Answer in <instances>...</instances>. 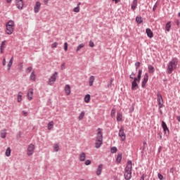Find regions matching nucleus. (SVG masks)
<instances>
[{
	"label": "nucleus",
	"instance_id": "nucleus-1",
	"mask_svg": "<svg viewBox=\"0 0 180 180\" xmlns=\"http://www.w3.org/2000/svg\"><path fill=\"white\" fill-rule=\"evenodd\" d=\"M103 143V135L102 134V129L98 128L97 129L96 139L95 143V147L96 149H99Z\"/></svg>",
	"mask_w": 180,
	"mask_h": 180
},
{
	"label": "nucleus",
	"instance_id": "nucleus-2",
	"mask_svg": "<svg viewBox=\"0 0 180 180\" xmlns=\"http://www.w3.org/2000/svg\"><path fill=\"white\" fill-rule=\"evenodd\" d=\"M177 65H178V60L176 58H173L172 60H170L167 65L168 74H172V71H174V70H176L177 68Z\"/></svg>",
	"mask_w": 180,
	"mask_h": 180
},
{
	"label": "nucleus",
	"instance_id": "nucleus-3",
	"mask_svg": "<svg viewBox=\"0 0 180 180\" xmlns=\"http://www.w3.org/2000/svg\"><path fill=\"white\" fill-rule=\"evenodd\" d=\"M131 160H129L124 172V178L126 180H130L131 179Z\"/></svg>",
	"mask_w": 180,
	"mask_h": 180
},
{
	"label": "nucleus",
	"instance_id": "nucleus-4",
	"mask_svg": "<svg viewBox=\"0 0 180 180\" xmlns=\"http://www.w3.org/2000/svg\"><path fill=\"white\" fill-rule=\"evenodd\" d=\"M15 22L13 20H9L6 25V33L7 34H12L14 31Z\"/></svg>",
	"mask_w": 180,
	"mask_h": 180
},
{
	"label": "nucleus",
	"instance_id": "nucleus-5",
	"mask_svg": "<svg viewBox=\"0 0 180 180\" xmlns=\"http://www.w3.org/2000/svg\"><path fill=\"white\" fill-rule=\"evenodd\" d=\"M35 150V146L33 143H30L28 146L27 150V156L30 157L34 155Z\"/></svg>",
	"mask_w": 180,
	"mask_h": 180
},
{
	"label": "nucleus",
	"instance_id": "nucleus-6",
	"mask_svg": "<svg viewBox=\"0 0 180 180\" xmlns=\"http://www.w3.org/2000/svg\"><path fill=\"white\" fill-rule=\"evenodd\" d=\"M58 75V73L57 72H54V74H53L51 77L49 79L48 84L49 85H53V84H55L56 79H57V77Z\"/></svg>",
	"mask_w": 180,
	"mask_h": 180
},
{
	"label": "nucleus",
	"instance_id": "nucleus-7",
	"mask_svg": "<svg viewBox=\"0 0 180 180\" xmlns=\"http://www.w3.org/2000/svg\"><path fill=\"white\" fill-rule=\"evenodd\" d=\"M118 136L120 138L121 141H126V134L124 133V129L123 127H121L119 130Z\"/></svg>",
	"mask_w": 180,
	"mask_h": 180
},
{
	"label": "nucleus",
	"instance_id": "nucleus-8",
	"mask_svg": "<svg viewBox=\"0 0 180 180\" xmlns=\"http://www.w3.org/2000/svg\"><path fill=\"white\" fill-rule=\"evenodd\" d=\"M157 98H158L157 101H158V103L159 108L161 109V108H162V106H163V99H162V97L160 94H158Z\"/></svg>",
	"mask_w": 180,
	"mask_h": 180
},
{
	"label": "nucleus",
	"instance_id": "nucleus-9",
	"mask_svg": "<svg viewBox=\"0 0 180 180\" xmlns=\"http://www.w3.org/2000/svg\"><path fill=\"white\" fill-rule=\"evenodd\" d=\"M64 90H65V95L67 96H70L71 95L72 88H71L70 84H66L65 86Z\"/></svg>",
	"mask_w": 180,
	"mask_h": 180
},
{
	"label": "nucleus",
	"instance_id": "nucleus-10",
	"mask_svg": "<svg viewBox=\"0 0 180 180\" xmlns=\"http://www.w3.org/2000/svg\"><path fill=\"white\" fill-rule=\"evenodd\" d=\"M34 89H29L27 91V100L31 101L33 100Z\"/></svg>",
	"mask_w": 180,
	"mask_h": 180
},
{
	"label": "nucleus",
	"instance_id": "nucleus-11",
	"mask_svg": "<svg viewBox=\"0 0 180 180\" xmlns=\"http://www.w3.org/2000/svg\"><path fill=\"white\" fill-rule=\"evenodd\" d=\"M148 82V73H146L142 80V84H141L142 88H146V84H147Z\"/></svg>",
	"mask_w": 180,
	"mask_h": 180
},
{
	"label": "nucleus",
	"instance_id": "nucleus-12",
	"mask_svg": "<svg viewBox=\"0 0 180 180\" xmlns=\"http://www.w3.org/2000/svg\"><path fill=\"white\" fill-rule=\"evenodd\" d=\"M15 4L18 9H22L24 7L23 0H15Z\"/></svg>",
	"mask_w": 180,
	"mask_h": 180
},
{
	"label": "nucleus",
	"instance_id": "nucleus-13",
	"mask_svg": "<svg viewBox=\"0 0 180 180\" xmlns=\"http://www.w3.org/2000/svg\"><path fill=\"white\" fill-rule=\"evenodd\" d=\"M86 154L84 152H82L79 155V160L82 162H84L86 161Z\"/></svg>",
	"mask_w": 180,
	"mask_h": 180
},
{
	"label": "nucleus",
	"instance_id": "nucleus-14",
	"mask_svg": "<svg viewBox=\"0 0 180 180\" xmlns=\"http://www.w3.org/2000/svg\"><path fill=\"white\" fill-rule=\"evenodd\" d=\"M103 169V164H100L96 171V174L97 176H101V174H102V170Z\"/></svg>",
	"mask_w": 180,
	"mask_h": 180
},
{
	"label": "nucleus",
	"instance_id": "nucleus-15",
	"mask_svg": "<svg viewBox=\"0 0 180 180\" xmlns=\"http://www.w3.org/2000/svg\"><path fill=\"white\" fill-rule=\"evenodd\" d=\"M41 4L39 1H37L34 8V13H39L41 9Z\"/></svg>",
	"mask_w": 180,
	"mask_h": 180
},
{
	"label": "nucleus",
	"instance_id": "nucleus-16",
	"mask_svg": "<svg viewBox=\"0 0 180 180\" xmlns=\"http://www.w3.org/2000/svg\"><path fill=\"white\" fill-rule=\"evenodd\" d=\"M146 34L148 37H149L150 39H153V37H154V34H153V31H151L150 28L146 29Z\"/></svg>",
	"mask_w": 180,
	"mask_h": 180
},
{
	"label": "nucleus",
	"instance_id": "nucleus-17",
	"mask_svg": "<svg viewBox=\"0 0 180 180\" xmlns=\"http://www.w3.org/2000/svg\"><path fill=\"white\" fill-rule=\"evenodd\" d=\"M86 115V112L85 111H82L80 114L78 116V120L79 121H82L84 119V117Z\"/></svg>",
	"mask_w": 180,
	"mask_h": 180
},
{
	"label": "nucleus",
	"instance_id": "nucleus-18",
	"mask_svg": "<svg viewBox=\"0 0 180 180\" xmlns=\"http://www.w3.org/2000/svg\"><path fill=\"white\" fill-rule=\"evenodd\" d=\"M139 88V84H137V82L133 81L131 84V89L132 91H136Z\"/></svg>",
	"mask_w": 180,
	"mask_h": 180
},
{
	"label": "nucleus",
	"instance_id": "nucleus-19",
	"mask_svg": "<svg viewBox=\"0 0 180 180\" xmlns=\"http://www.w3.org/2000/svg\"><path fill=\"white\" fill-rule=\"evenodd\" d=\"M95 82V77L91 76L89 79V86H92L94 85V82Z\"/></svg>",
	"mask_w": 180,
	"mask_h": 180
},
{
	"label": "nucleus",
	"instance_id": "nucleus-20",
	"mask_svg": "<svg viewBox=\"0 0 180 180\" xmlns=\"http://www.w3.org/2000/svg\"><path fill=\"white\" fill-rule=\"evenodd\" d=\"M30 81H36L37 76H36L34 71L32 72V73L30 76Z\"/></svg>",
	"mask_w": 180,
	"mask_h": 180
},
{
	"label": "nucleus",
	"instance_id": "nucleus-21",
	"mask_svg": "<svg viewBox=\"0 0 180 180\" xmlns=\"http://www.w3.org/2000/svg\"><path fill=\"white\" fill-rule=\"evenodd\" d=\"M6 44V41H3L1 42V47H0V50H1V53H3L4 52Z\"/></svg>",
	"mask_w": 180,
	"mask_h": 180
},
{
	"label": "nucleus",
	"instance_id": "nucleus-22",
	"mask_svg": "<svg viewBox=\"0 0 180 180\" xmlns=\"http://www.w3.org/2000/svg\"><path fill=\"white\" fill-rule=\"evenodd\" d=\"M53 127H54V122L53 121L49 122L47 127L48 130H50V131L53 130Z\"/></svg>",
	"mask_w": 180,
	"mask_h": 180
},
{
	"label": "nucleus",
	"instance_id": "nucleus-23",
	"mask_svg": "<svg viewBox=\"0 0 180 180\" xmlns=\"http://www.w3.org/2000/svg\"><path fill=\"white\" fill-rule=\"evenodd\" d=\"M123 120V115L120 112L117 113V122H122Z\"/></svg>",
	"mask_w": 180,
	"mask_h": 180
},
{
	"label": "nucleus",
	"instance_id": "nucleus-24",
	"mask_svg": "<svg viewBox=\"0 0 180 180\" xmlns=\"http://www.w3.org/2000/svg\"><path fill=\"white\" fill-rule=\"evenodd\" d=\"M5 155L7 157V158H9L11 157V149L10 147L7 148L6 152H5Z\"/></svg>",
	"mask_w": 180,
	"mask_h": 180
},
{
	"label": "nucleus",
	"instance_id": "nucleus-25",
	"mask_svg": "<svg viewBox=\"0 0 180 180\" xmlns=\"http://www.w3.org/2000/svg\"><path fill=\"white\" fill-rule=\"evenodd\" d=\"M53 148L54 149V151L58 153L60 150V146L58 143H54L53 146Z\"/></svg>",
	"mask_w": 180,
	"mask_h": 180
},
{
	"label": "nucleus",
	"instance_id": "nucleus-26",
	"mask_svg": "<svg viewBox=\"0 0 180 180\" xmlns=\"http://www.w3.org/2000/svg\"><path fill=\"white\" fill-rule=\"evenodd\" d=\"M137 2H138V0L133 1V3L131 6V8L133 11H134L136 9V8H137Z\"/></svg>",
	"mask_w": 180,
	"mask_h": 180
},
{
	"label": "nucleus",
	"instance_id": "nucleus-27",
	"mask_svg": "<svg viewBox=\"0 0 180 180\" xmlns=\"http://www.w3.org/2000/svg\"><path fill=\"white\" fill-rule=\"evenodd\" d=\"M23 94L20 91L18 94V103H21L22 101Z\"/></svg>",
	"mask_w": 180,
	"mask_h": 180
},
{
	"label": "nucleus",
	"instance_id": "nucleus-28",
	"mask_svg": "<svg viewBox=\"0 0 180 180\" xmlns=\"http://www.w3.org/2000/svg\"><path fill=\"white\" fill-rule=\"evenodd\" d=\"M90 101H91V95L89 94L86 95L84 97V102L86 103H89Z\"/></svg>",
	"mask_w": 180,
	"mask_h": 180
},
{
	"label": "nucleus",
	"instance_id": "nucleus-29",
	"mask_svg": "<svg viewBox=\"0 0 180 180\" xmlns=\"http://www.w3.org/2000/svg\"><path fill=\"white\" fill-rule=\"evenodd\" d=\"M13 63V58H11L7 65L8 70H10Z\"/></svg>",
	"mask_w": 180,
	"mask_h": 180
},
{
	"label": "nucleus",
	"instance_id": "nucleus-30",
	"mask_svg": "<svg viewBox=\"0 0 180 180\" xmlns=\"http://www.w3.org/2000/svg\"><path fill=\"white\" fill-rule=\"evenodd\" d=\"M0 135L1 139H6L7 136L6 130L1 131Z\"/></svg>",
	"mask_w": 180,
	"mask_h": 180
},
{
	"label": "nucleus",
	"instance_id": "nucleus-31",
	"mask_svg": "<svg viewBox=\"0 0 180 180\" xmlns=\"http://www.w3.org/2000/svg\"><path fill=\"white\" fill-rule=\"evenodd\" d=\"M162 127L165 132H166L167 131H169V129L167 127V124H165V122L164 121L162 122Z\"/></svg>",
	"mask_w": 180,
	"mask_h": 180
},
{
	"label": "nucleus",
	"instance_id": "nucleus-32",
	"mask_svg": "<svg viewBox=\"0 0 180 180\" xmlns=\"http://www.w3.org/2000/svg\"><path fill=\"white\" fill-rule=\"evenodd\" d=\"M84 47H85V44H79V45L77 46L76 51H77V52L79 51V50H82V49H84Z\"/></svg>",
	"mask_w": 180,
	"mask_h": 180
},
{
	"label": "nucleus",
	"instance_id": "nucleus-33",
	"mask_svg": "<svg viewBox=\"0 0 180 180\" xmlns=\"http://www.w3.org/2000/svg\"><path fill=\"white\" fill-rule=\"evenodd\" d=\"M170 27H171V22H168L165 26V29H166L167 32H169Z\"/></svg>",
	"mask_w": 180,
	"mask_h": 180
},
{
	"label": "nucleus",
	"instance_id": "nucleus-34",
	"mask_svg": "<svg viewBox=\"0 0 180 180\" xmlns=\"http://www.w3.org/2000/svg\"><path fill=\"white\" fill-rule=\"evenodd\" d=\"M116 161L117 163H120V162L122 161V154H118L117 155Z\"/></svg>",
	"mask_w": 180,
	"mask_h": 180
},
{
	"label": "nucleus",
	"instance_id": "nucleus-35",
	"mask_svg": "<svg viewBox=\"0 0 180 180\" xmlns=\"http://www.w3.org/2000/svg\"><path fill=\"white\" fill-rule=\"evenodd\" d=\"M110 152L112 154H115L117 152V148L116 147H112L110 149Z\"/></svg>",
	"mask_w": 180,
	"mask_h": 180
},
{
	"label": "nucleus",
	"instance_id": "nucleus-36",
	"mask_svg": "<svg viewBox=\"0 0 180 180\" xmlns=\"http://www.w3.org/2000/svg\"><path fill=\"white\" fill-rule=\"evenodd\" d=\"M136 21L138 23H143V18L141 17H136Z\"/></svg>",
	"mask_w": 180,
	"mask_h": 180
},
{
	"label": "nucleus",
	"instance_id": "nucleus-37",
	"mask_svg": "<svg viewBox=\"0 0 180 180\" xmlns=\"http://www.w3.org/2000/svg\"><path fill=\"white\" fill-rule=\"evenodd\" d=\"M148 71L149 72H150V74H153L155 71L154 68L153 67V65H149L148 66Z\"/></svg>",
	"mask_w": 180,
	"mask_h": 180
},
{
	"label": "nucleus",
	"instance_id": "nucleus-38",
	"mask_svg": "<svg viewBox=\"0 0 180 180\" xmlns=\"http://www.w3.org/2000/svg\"><path fill=\"white\" fill-rule=\"evenodd\" d=\"M73 11L75 12V13H79V12H80V6H79V5H77V6L75 7V8L73 9Z\"/></svg>",
	"mask_w": 180,
	"mask_h": 180
},
{
	"label": "nucleus",
	"instance_id": "nucleus-39",
	"mask_svg": "<svg viewBox=\"0 0 180 180\" xmlns=\"http://www.w3.org/2000/svg\"><path fill=\"white\" fill-rule=\"evenodd\" d=\"M115 115H116V110L112 109V110H111V112H110V116H111L112 118H114Z\"/></svg>",
	"mask_w": 180,
	"mask_h": 180
},
{
	"label": "nucleus",
	"instance_id": "nucleus-40",
	"mask_svg": "<svg viewBox=\"0 0 180 180\" xmlns=\"http://www.w3.org/2000/svg\"><path fill=\"white\" fill-rule=\"evenodd\" d=\"M58 46V44L57 42H54L53 44H51V49H56Z\"/></svg>",
	"mask_w": 180,
	"mask_h": 180
},
{
	"label": "nucleus",
	"instance_id": "nucleus-41",
	"mask_svg": "<svg viewBox=\"0 0 180 180\" xmlns=\"http://www.w3.org/2000/svg\"><path fill=\"white\" fill-rule=\"evenodd\" d=\"M64 50H65V51H68V42H65V44H64Z\"/></svg>",
	"mask_w": 180,
	"mask_h": 180
},
{
	"label": "nucleus",
	"instance_id": "nucleus-42",
	"mask_svg": "<svg viewBox=\"0 0 180 180\" xmlns=\"http://www.w3.org/2000/svg\"><path fill=\"white\" fill-rule=\"evenodd\" d=\"M85 165H86V166H89V165H91V160H86L85 161Z\"/></svg>",
	"mask_w": 180,
	"mask_h": 180
},
{
	"label": "nucleus",
	"instance_id": "nucleus-43",
	"mask_svg": "<svg viewBox=\"0 0 180 180\" xmlns=\"http://www.w3.org/2000/svg\"><path fill=\"white\" fill-rule=\"evenodd\" d=\"M158 177L160 180H163L164 179L163 176L160 173L158 174Z\"/></svg>",
	"mask_w": 180,
	"mask_h": 180
},
{
	"label": "nucleus",
	"instance_id": "nucleus-44",
	"mask_svg": "<svg viewBox=\"0 0 180 180\" xmlns=\"http://www.w3.org/2000/svg\"><path fill=\"white\" fill-rule=\"evenodd\" d=\"M89 46L90 47H94L95 46V44H94V41H89Z\"/></svg>",
	"mask_w": 180,
	"mask_h": 180
},
{
	"label": "nucleus",
	"instance_id": "nucleus-45",
	"mask_svg": "<svg viewBox=\"0 0 180 180\" xmlns=\"http://www.w3.org/2000/svg\"><path fill=\"white\" fill-rule=\"evenodd\" d=\"M140 62H136V63H135V67H136V70H137V68H139V67H140Z\"/></svg>",
	"mask_w": 180,
	"mask_h": 180
},
{
	"label": "nucleus",
	"instance_id": "nucleus-46",
	"mask_svg": "<svg viewBox=\"0 0 180 180\" xmlns=\"http://www.w3.org/2000/svg\"><path fill=\"white\" fill-rule=\"evenodd\" d=\"M32 70H33L32 67H29V68H27V71L28 72H31L32 71Z\"/></svg>",
	"mask_w": 180,
	"mask_h": 180
},
{
	"label": "nucleus",
	"instance_id": "nucleus-47",
	"mask_svg": "<svg viewBox=\"0 0 180 180\" xmlns=\"http://www.w3.org/2000/svg\"><path fill=\"white\" fill-rule=\"evenodd\" d=\"M135 75H136V74H134V72H132L129 77L131 78V79H134Z\"/></svg>",
	"mask_w": 180,
	"mask_h": 180
},
{
	"label": "nucleus",
	"instance_id": "nucleus-48",
	"mask_svg": "<svg viewBox=\"0 0 180 180\" xmlns=\"http://www.w3.org/2000/svg\"><path fill=\"white\" fill-rule=\"evenodd\" d=\"M22 115L24 116V117H27V112L26 111H22Z\"/></svg>",
	"mask_w": 180,
	"mask_h": 180
},
{
	"label": "nucleus",
	"instance_id": "nucleus-49",
	"mask_svg": "<svg viewBox=\"0 0 180 180\" xmlns=\"http://www.w3.org/2000/svg\"><path fill=\"white\" fill-rule=\"evenodd\" d=\"M3 65L5 66L6 65V58H4L3 59V63H2Z\"/></svg>",
	"mask_w": 180,
	"mask_h": 180
},
{
	"label": "nucleus",
	"instance_id": "nucleus-50",
	"mask_svg": "<svg viewBox=\"0 0 180 180\" xmlns=\"http://www.w3.org/2000/svg\"><path fill=\"white\" fill-rule=\"evenodd\" d=\"M50 0H43V2L45 5H48Z\"/></svg>",
	"mask_w": 180,
	"mask_h": 180
},
{
	"label": "nucleus",
	"instance_id": "nucleus-51",
	"mask_svg": "<svg viewBox=\"0 0 180 180\" xmlns=\"http://www.w3.org/2000/svg\"><path fill=\"white\" fill-rule=\"evenodd\" d=\"M134 81H135V82H140V79H139V78L138 77H134Z\"/></svg>",
	"mask_w": 180,
	"mask_h": 180
},
{
	"label": "nucleus",
	"instance_id": "nucleus-52",
	"mask_svg": "<svg viewBox=\"0 0 180 180\" xmlns=\"http://www.w3.org/2000/svg\"><path fill=\"white\" fill-rule=\"evenodd\" d=\"M65 63H63V64L61 65V70H65Z\"/></svg>",
	"mask_w": 180,
	"mask_h": 180
},
{
	"label": "nucleus",
	"instance_id": "nucleus-53",
	"mask_svg": "<svg viewBox=\"0 0 180 180\" xmlns=\"http://www.w3.org/2000/svg\"><path fill=\"white\" fill-rule=\"evenodd\" d=\"M142 72H143V71L141 70H139L138 75H141Z\"/></svg>",
	"mask_w": 180,
	"mask_h": 180
},
{
	"label": "nucleus",
	"instance_id": "nucleus-54",
	"mask_svg": "<svg viewBox=\"0 0 180 180\" xmlns=\"http://www.w3.org/2000/svg\"><path fill=\"white\" fill-rule=\"evenodd\" d=\"M176 120H177L179 122H180V116H177V117H176Z\"/></svg>",
	"mask_w": 180,
	"mask_h": 180
},
{
	"label": "nucleus",
	"instance_id": "nucleus-55",
	"mask_svg": "<svg viewBox=\"0 0 180 180\" xmlns=\"http://www.w3.org/2000/svg\"><path fill=\"white\" fill-rule=\"evenodd\" d=\"M112 1H115V4H117V3H119V1H120V0H112Z\"/></svg>",
	"mask_w": 180,
	"mask_h": 180
},
{
	"label": "nucleus",
	"instance_id": "nucleus-56",
	"mask_svg": "<svg viewBox=\"0 0 180 180\" xmlns=\"http://www.w3.org/2000/svg\"><path fill=\"white\" fill-rule=\"evenodd\" d=\"M136 78H138L139 79H141V75H138V77Z\"/></svg>",
	"mask_w": 180,
	"mask_h": 180
},
{
	"label": "nucleus",
	"instance_id": "nucleus-57",
	"mask_svg": "<svg viewBox=\"0 0 180 180\" xmlns=\"http://www.w3.org/2000/svg\"><path fill=\"white\" fill-rule=\"evenodd\" d=\"M140 180H144V175H142Z\"/></svg>",
	"mask_w": 180,
	"mask_h": 180
},
{
	"label": "nucleus",
	"instance_id": "nucleus-58",
	"mask_svg": "<svg viewBox=\"0 0 180 180\" xmlns=\"http://www.w3.org/2000/svg\"><path fill=\"white\" fill-rule=\"evenodd\" d=\"M11 1H12V0H6V2L8 4L11 3Z\"/></svg>",
	"mask_w": 180,
	"mask_h": 180
},
{
	"label": "nucleus",
	"instance_id": "nucleus-59",
	"mask_svg": "<svg viewBox=\"0 0 180 180\" xmlns=\"http://www.w3.org/2000/svg\"><path fill=\"white\" fill-rule=\"evenodd\" d=\"M176 25H177V26H179V20H176Z\"/></svg>",
	"mask_w": 180,
	"mask_h": 180
},
{
	"label": "nucleus",
	"instance_id": "nucleus-60",
	"mask_svg": "<svg viewBox=\"0 0 180 180\" xmlns=\"http://www.w3.org/2000/svg\"><path fill=\"white\" fill-rule=\"evenodd\" d=\"M162 134H160V139L161 140V139H162Z\"/></svg>",
	"mask_w": 180,
	"mask_h": 180
},
{
	"label": "nucleus",
	"instance_id": "nucleus-61",
	"mask_svg": "<svg viewBox=\"0 0 180 180\" xmlns=\"http://www.w3.org/2000/svg\"><path fill=\"white\" fill-rule=\"evenodd\" d=\"M112 82H113V79L110 80V84H112Z\"/></svg>",
	"mask_w": 180,
	"mask_h": 180
},
{
	"label": "nucleus",
	"instance_id": "nucleus-62",
	"mask_svg": "<svg viewBox=\"0 0 180 180\" xmlns=\"http://www.w3.org/2000/svg\"><path fill=\"white\" fill-rule=\"evenodd\" d=\"M110 85H112V84H108V86L109 87V86H110Z\"/></svg>",
	"mask_w": 180,
	"mask_h": 180
},
{
	"label": "nucleus",
	"instance_id": "nucleus-63",
	"mask_svg": "<svg viewBox=\"0 0 180 180\" xmlns=\"http://www.w3.org/2000/svg\"><path fill=\"white\" fill-rule=\"evenodd\" d=\"M77 5H79V6H80V5H81V3H79Z\"/></svg>",
	"mask_w": 180,
	"mask_h": 180
},
{
	"label": "nucleus",
	"instance_id": "nucleus-64",
	"mask_svg": "<svg viewBox=\"0 0 180 180\" xmlns=\"http://www.w3.org/2000/svg\"><path fill=\"white\" fill-rule=\"evenodd\" d=\"M179 15V17H180V13H179V15Z\"/></svg>",
	"mask_w": 180,
	"mask_h": 180
}]
</instances>
